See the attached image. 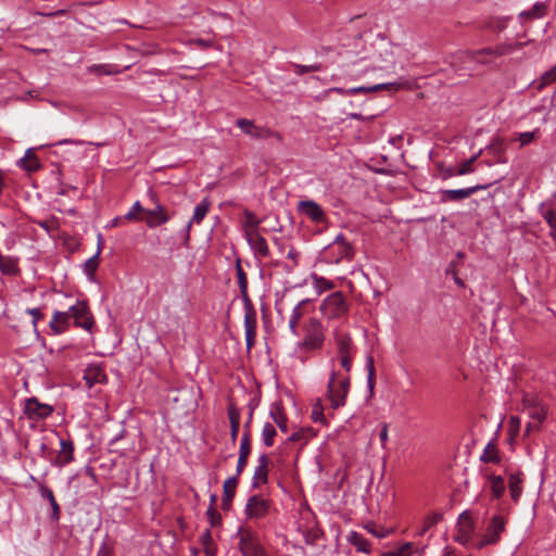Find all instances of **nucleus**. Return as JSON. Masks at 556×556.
<instances>
[{
  "label": "nucleus",
  "instance_id": "f257e3e1",
  "mask_svg": "<svg viewBox=\"0 0 556 556\" xmlns=\"http://www.w3.org/2000/svg\"><path fill=\"white\" fill-rule=\"evenodd\" d=\"M523 42L500 43L479 50H460L450 55V64L455 71H469L472 64L491 65L497 58L520 50Z\"/></svg>",
  "mask_w": 556,
  "mask_h": 556
},
{
  "label": "nucleus",
  "instance_id": "f03ea898",
  "mask_svg": "<svg viewBox=\"0 0 556 556\" xmlns=\"http://www.w3.org/2000/svg\"><path fill=\"white\" fill-rule=\"evenodd\" d=\"M334 358L330 359L332 369L327 384V393L331 402V406L333 408H339L345 405L346 396L350 390L351 379L350 375L342 374L341 371L334 369Z\"/></svg>",
  "mask_w": 556,
  "mask_h": 556
},
{
  "label": "nucleus",
  "instance_id": "7ed1b4c3",
  "mask_svg": "<svg viewBox=\"0 0 556 556\" xmlns=\"http://www.w3.org/2000/svg\"><path fill=\"white\" fill-rule=\"evenodd\" d=\"M320 257L328 264H339L342 261H351L354 257V248L343 235H338L334 240L321 251Z\"/></svg>",
  "mask_w": 556,
  "mask_h": 556
},
{
  "label": "nucleus",
  "instance_id": "20e7f679",
  "mask_svg": "<svg viewBox=\"0 0 556 556\" xmlns=\"http://www.w3.org/2000/svg\"><path fill=\"white\" fill-rule=\"evenodd\" d=\"M369 60L372 68H383L382 63L393 62L392 45L384 38H379L370 46V53L362 55L357 61H351L353 64L358 61Z\"/></svg>",
  "mask_w": 556,
  "mask_h": 556
},
{
  "label": "nucleus",
  "instance_id": "39448f33",
  "mask_svg": "<svg viewBox=\"0 0 556 556\" xmlns=\"http://www.w3.org/2000/svg\"><path fill=\"white\" fill-rule=\"evenodd\" d=\"M506 521L500 515H494L485 529L484 534L475 543L477 549H482L486 545H495L500 542L502 533L505 531Z\"/></svg>",
  "mask_w": 556,
  "mask_h": 556
},
{
  "label": "nucleus",
  "instance_id": "423d86ee",
  "mask_svg": "<svg viewBox=\"0 0 556 556\" xmlns=\"http://www.w3.org/2000/svg\"><path fill=\"white\" fill-rule=\"evenodd\" d=\"M66 312L74 319L75 327L91 332L94 319L86 301H77Z\"/></svg>",
  "mask_w": 556,
  "mask_h": 556
},
{
  "label": "nucleus",
  "instance_id": "0eeeda50",
  "mask_svg": "<svg viewBox=\"0 0 556 556\" xmlns=\"http://www.w3.org/2000/svg\"><path fill=\"white\" fill-rule=\"evenodd\" d=\"M305 336L299 346H304L306 350H318L323 346L325 341L324 328L317 318H311L304 326Z\"/></svg>",
  "mask_w": 556,
  "mask_h": 556
},
{
  "label": "nucleus",
  "instance_id": "6e6552de",
  "mask_svg": "<svg viewBox=\"0 0 556 556\" xmlns=\"http://www.w3.org/2000/svg\"><path fill=\"white\" fill-rule=\"evenodd\" d=\"M239 548L243 556H268L256 534L249 529H240Z\"/></svg>",
  "mask_w": 556,
  "mask_h": 556
},
{
  "label": "nucleus",
  "instance_id": "1a4fd4ad",
  "mask_svg": "<svg viewBox=\"0 0 556 556\" xmlns=\"http://www.w3.org/2000/svg\"><path fill=\"white\" fill-rule=\"evenodd\" d=\"M323 315L328 319L343 316L348 312V304L342 292L337 291L328 295L320 305Z\"/></svg>",
  "mask_w": 556,
  "mask_h": 556
},
{
  "label": "nucleus",
  "instance_id": "9d476101",
  "mask_svg": "<svg viewBox=\"0 0 556 556\" xmlns=\"http://www.w3.org/2000/svg\"><path fill=\"white\" fill-rule=\"evenodd\" d=\"M270 510V501L263 495L256 494L249 497L244 514L250 520H260L265 518Z\"/></svg>",
  "mask_w": 556,
  "mask_h": 556
},
{
  "label": "nucleus",
  "instance_id": "9b49d317",
  "mask_svg": "<svg viewBox=\"0 0 556 556\" xmlns=\"http://www.w3.org/2000/svg\"><path fill=\"white\" fill-rule=\"evenodd\" d=\"M237 126L248 136L253 139H268L276 138L281 140L280 134L267 127L257 126L253 121L248 118H239L236 122Z\"/></svg>",
  "mask_w": 556,
  "mask_h": 556
},
{
  "label": "nucleus",
  "instance_id": "f8f14e48",
  "mask_svg": "<svg viewBox=\"0 0 556 556\" xmlns=\"http://www.w3.org/2000/svg\"><path fill=\"white\" fill-rule=\"evenodd\" d=\"M149 197L151 200L155 203V206L150 210H146L144 214H147V218L143 220L146 222L147 226L149 228H156L161 225L166 224L170 219V214L166 210L165 206H163L156 199L155 194L152 191H149Z\"/></svg>",
  "mask_w": 556,
  "mask_h": 556
},
{
  "label": "nucleus",
  "instance_id": "ddd939ff",
  "mask_svg": "<svg viewBox=\"0 0 556 556\" xmlns=\"http://www.w3.org/2000/svg\"><path fill=\"white\" fill-rule=\"evenodd\" d=\"M245 239L258 260L269 258L270 252L266 239L258 232V229L245 231Z\"/></svg>",
  "mask_w": 556,
  "mask_h": 556
},
{
  "label": "nucleus",
  "instance_id": "4468645a",
  "mask_svg": "<svg viewBox=\"0 0 556 556\" xmlns=\"http://www.w3.org/2000/svg\"><path fill=\"white\" fill-rule=\"evenodd\" d=\"M475 523L468 511H464L459 515L457 521V534L455 541L462 545H467L473 535Z\"/></svg>",
  "mask_w": 556,
  "mask_h": 556
},
{
  "label": "nucleus",
  "instance_id": "2eb2a0df",
  "mask_svg": "<svg viewBox=\"0 0 556 556\" xmlns=\"http://www.w3.org/2000/svg\"><path fill=\"white\" fill-rule=\"evenodd\" d=\"M492 184H484V185H476L468 188L463 189H448V190H442L441 191V201L447 202V201H460L466 198H469L473 193L480 191V190H486Z\"/></svg>",
  "mask_w": 556,
  "mask_h": 556
},
{
  "label": "nucleus",
  "instance_id": "dca6fc26",
  "mask_svg": "<svg viewBox=\"0 0 556 556\" xmlns=\"http://www.w3.org/2000/svg\"><path fill=\"white\" fill-rule=\"evenodd\" d=\"M53 413V407L49 404L40 403L36 397H30L25 404V414L28 418L40 420L49 417Z\"/></svg>",
  "mask_w": 556,
  "mask_h": 556
},
{
  "label": "nucleus",
  "instance_id": "f3484780",
  "mask_svg": "<svg viewBox=\"0 0 556 556\" xmlns=\"http://www.w3.org/2000/svg\"><path fill=\"white\" fill-rule=\"evenodd\" d=\"M298 211L314 223H325L326 214L323 207L313 200H304L298 203Z\"/></svg>",
  "mask_w": 556,
  "mask_h": 556
},
{
  "label": "nucleus",
  "instance_id": "a211bd4d",
  "mask_svg": "<svg viewBox=\"0 0 556 556\" xmlns=\"http://www.w3.org/2000/svg\"><path fill=\"white\" fill-rule=\"evenodd\" d=\"M210 207H211V202L207 198H204L194 207L193 215H192L191 219L188 222V224L186 225L185 230H184V240H185L184 244L185 245H187L189 242L190 230H191L192 224H198V225L201 224L202 220L205 218Z\"/></svg>",
  "mask_w": 556,
  "mask_h": 556
},
{
  "label": "nucleus",
  "instance_id": "6ab92c4d",
  "mask_svg": "<svg viewBox=\"0 0 556 556\" xmlns=\"http://www.w3.org/2000/svg\"><path fill=\"white\" fill-rule=\"evenodd\" d=\"M268 456L266 454H262L257 459V466L254 469V475L252 479V486L257 488L261 484L267 483L268 479Z\"/></svg>",
  "mask_w": 556,
  "mask_h": 556
},
{
  "label": "nucleus",
  "instance_id": "aec40b11",
  "mask_svg": "<svg viewBox=\"0 0 556 556\" xmlns=\"http://www.w3.org/2000/svg\"><path fill=\"white\" fill-rule=\"evenodd\" d=\"M70 320L71 317L68 316L66 311H55L49 323V328L51 329L53 334H61L68 329Z\"/></svg>",
  "mask_w": 556,
  "mask_h": 556
},
{
  "label": "nucleus",
  "instance_id": "412c9836",
  "mask_svg": "<svg viewBox=\"0 0 556 556\" xmlns=\"http://www.w3.org/2000/svg\"><path fill=\"white\" fill-rule=\"evenodd\" d=\"M84 380L86 384L91 388L97 383H105L108 380L106 374L99 365L88 366L84 372Z\"/></svg>",
  "mask_w": 556,
  "mask_h": 556
},
{
  "label": "nucleus",
  "instance_id": "4be33fe9",
  "mask_svg": "<svg viewBox=\"0 0 556 556\" xmlns=\"http://www.w3.org/2000/svg\"><path fill=\"white\" fill-rule=\"evenodd\" d=\"M238 486L237 477H229L225 480L223 485V498H222V507L225 510H228L231 507L232 498L235 497L236 490Z\"/></svg>",
  "mask_w": 556,
  "mask_h": 556
},
{
  "label": "nucleus",
  "instance_id": "5701e85b",
  "mask_svg": "<svg viewBox=\"0 0 556 556\" xmlns=\"http://www.w3.org/2000/svg\"><path fill=\"white\" fill-rule=\"evenodd\" d=\"M406 84L403 81H394V83H388V84H378L374 86H359L348 89V92H351V96L356 93H368L372 91H378L381 89H393V90H400L402 89Z\"/></svg>",
  "mask_w": 556,
  "mask_h": 556
},
{
  "label": "nucleus",
  "instance_id": "b1692460",
  "mask_svg": "<svg viewBox=\"0 0 556 556\" xmlns=\"http://www.w3.org/2000/svg\"><path fill=\"white\" fill-rule=\"evenodd\" d=\"M308 300L300 301L292 309L289 318V329L294 336H299L298 324L305 314V306L308 304Z\"/></svg>",
  "mask_w": 556,
  "mask_h": 556
},
{
  "label": "nucleus",
  "instance_id": "393cba45",
  "mask_svg": "<svg viewBox=\"0 0 556 556\" xmlns=\"http://www.w3.org/2000/svg\"><path fill=\"white\" fill-rule=\"evenodd\" d=\"M228 418L230 422V439L232 443H236L240 427V410L233 404H229L228 406Z\"/></svg>",
  "mask_w": 556,
  "mask_h": 556
},
{
  "label": "nucleus",
  "instance_id": "a878e982",
  "mask_svg": "<svg viewBox=\"0 0 556 556\" xmlns=\"http://www.w3.org/2000/svg\"><path fill=\"white\" fill-rule=\"evenodd\" d=\"M338 355H352L353 343L348 333L337 332L334 337Z\"/></svg>",
  "mask_w": 556,
  "mask_h": 556
},
{
  "label": "nucleus",
  "instance_id": "bb28decb",
  "mask_svg": "<svg viewBox=\"0 0 556 556\" xmlns=\"http://www.w3.org/2000/svg\"><path fill=\"white\" fill-rule=\"evenodd\" d=\"M39 492H40L41 497L43 500H47L51 506V509H52L51 519L53 521H58L60 519V505L58 504L52 490L43 484H40Z\"/></svg>",
  "mask_w": 556,
  "mask_h": 556
},
{
  "label": "nucleus",
  "instance_id": "cd10ccee",
  "mask_svg": "<svg viewBox=\"0 0 556 556\" xmlns=\"http://www.w3.org/2000/svg\"><path fill=\"white\" fill-rule=\"evenodd\" d=\"M348 542L353 545L357 552L362 553H370V543L369 541L361 533L356 531H351L346 538Z\"/></svg>",
  "mask_w": 556,
  "mask_h": 556
},
{
  "label": "nucleus",
  "instance_id": "c85d7f7f",
  "mask_svg": "<svg viewBox=\"0 0 556 556\" xmlns=\"http://www.w3.org/2000/svg\"><path fill=\"white\" fill-rule=\"evenodd\" d=\"M60 445L61 450L55 460V465L63 467L73 460L74 446L72 442L65 440H61Z\"/></svg>",
  "mask_w": 556,
  "mask_h": 556
},
{
  "label": "nucleus",
  "instance_id": "c756f323",
  "mask_svg": "<svg viewBox=\"0 0 556 556\" xmlns=\"http://www.w3.org/2000/svg\"><path fill=\"white\" fill-rule=\"evenodd\" d=\"M522 482H523V478H522L521 472L511 473L509 476L508 486H509L511 500L515 503L519 501L520 495L522 493Z\"/></svg>",
  "mask_w": 556,
  "mask_h": 556
},
{
  "label": "nucleus",
  "instance_id": "7c9ffc66",
  "mask_svg": "<svg viewBox=\"0 0 556 556\" xmlns=\"http://www.w3.org/2000/svg\"><path fill=\"white\" fill-rule=\"evenodd\" d=\"M18 165L29 173L36 172L40 167L39 160L31 149H28L24 157L20 159Z\"/></svg>",
  "mask_w": 556,
  "mask_h": 556
},
{
  "label": "nucleus",
  "instance_id": "2f4dec72",
  "mask_svg": "<svg viewBox=\"0 0 556 556\" xmlns=\"http://www.w3.org/2000/svg\"><path fill=\"white\" fill-rule=\"evenodd\" d=\"M529 416L533 421L527 425V433H529L532 428H538L541 425L546 417V412L543 406L539 405L529 409Z\"/></svg>",
  "mask_w": 556,
  "mask_h": 556
},
{
  "label": "nucleus",
  "instance_id": "473e14b6",
  "mask_svg": "<svg viewBox=\"0 0 556 556\" xmlns=\"http://www.w3.org/2000/svg\"><path fill=\"white\" fill-rule=\"evenodd\" d=\"M489 483L492 497L495 500L501 498L506 490L504 479L501 476L491 475L489 477Z\"/></svg>",
  "mask_w": 556,
  "mask_h": 556
},
{
  "label": "nucleus",
  "instance_id": "72a5a7b5",
  "mask_svg": "<svg viewBox=\"0 0 556 556\" xmlns=\"http://www.w3.org/2000/svg\"><path fill=\"white\" fill-rule=\"evenodd\" d=\"M541 215L544 218V220L547 223L551 231L549 236L556 241V211L553 208H544V204L540 207Z\"/></svg>",
  "mask_w": 556,
  "mask_h": 556
},
{
  "label": "nucleus",
  "instance_id": "f704fd0d",
  "mask_svg": "<svg viewBox=\"0 0 556 556\" xmlns=\"http://www.w3.org/2000/svg\"><path fill=\"white\" fill-rule=\"evenodd\" d=\"M269 415L273 418V420L275 421V424L279 427V429L282 432H287V430H288L287 416L285 415L281 407L277 404H274L270 408Z\"/></svg>",
  "mask_w": 556,
  "mask_h": 556
},
{
  "label": "nucleus",
  "instance_id": "c9c22d12",
  "mask_svg": "<svg viewBox=\"0 0 556 556\" xmlns=\"http://www.w3.org/2000/svg\"><path fill=\"white\" fill-rule=\"evenodd\" d=\"M481 462L483 463H500L501 458L498 455V451L496 446L493 443H488V445L484 447L483 453L480 457Z\"/></svg>",
  "mask_w": 556,
  "mask_h": 556
},
{
  "label": "nucleus",
  "instance_id": "e433bc0d",
  "mask_svg": "<svg viewBox=\"0 0 556 556\" xmlns=\"http://www.w3.org/2000/svg\"><path fill=\"white\" fill-rule=\"evenodd\" d=\"M546 13V7L544 3L542 2H538L535 3L530 10H527V11H522L519 16L521 18L523 17H527V18H541L545 15Z\"/></svg>",
  "mask_w": 556,
  "mask_h": 556
},
{
  "label": "nucleus",
  "instance_id": "4c0bfd02",
  "mask_svg": "<svg viewBox=\"0 0 556 556\" xmlns=\"http://www.w3.org/2000/svg\"><path fill=\"white\" fill-rule=\"evenodd\" d=\"M88 70L90 73H96L99 75H116L122 73L119 68L111 64H94L90 66Z\"/></svg>",
  "mask_w": 556,
  "mask_h": 556
},
{
  "label": "nucleus",
  "instance_id": "58836bf2",
  "mask_svg": "<svg viewBox=\"0 0 556 556\" xmlns=\"http://www.w3.org/2000/svg\"><path fill=\"white\" fill-rule=\"evenodd\" d=\"M486 149L492 152L496 157L497 162L505 163L506 160L502 159V154L505 151L504 141L501 138H494Z\"/></svg>",
  "mask_w": 556,
  "mask_h": 556
},
{
  "label": "nucleus",
  "instance_id": "ea45409f",
  "mask_svg": "<svg viewBox=\"0 0 556 556\" xmlns=\"http://www.w3.org/2000/svg\"><path fill=\"white\" fill-rule=\"evenodd\" d=\"M276 435H277V431H276V428L274 427V425H271L269 422H266L263 426V429H262V440H263V443L267 447L273 446L274 445V439H275Z\"/></svg>",
  "mask_w": 556,
  "mask_h": 556
},
{
  "label": "nucleus",
  "instance_id": "a19ab883",
  "mask_svg": "<svg viewBox=\"0 0 556 556\" xmlns=\"http://www.w3.org/2000/svg\"><path fill=\"white\" fill-rule=\"evenodd\" d=\"M556 81V64L546 71L544 74L541 75L539 81H538V89L541 90L544 87L553 84Z\"/></svg>",
  "mask_w": 556,
  "mask_h": 556
},
{
  "label": "nucleus",
  "instance_id": "79ce46f5",
  "mask_svg": "<svg viewBox=\"0 0 556 556\" xmlns=\"http://www.w3.org/2000/svg\"><path fill=\"white\" fill-rule=\"evenodd\" d=\"M245 330H256V313L252 306H245L244 331Z\"/></svg>",
  "mask_w": 556,
  "mask_h": 556
},
{
  "label": "nucleus",
  "instance_id": "37998d69",
  "mask_svg": "<svg viewBox=\"0 0 556 556\" xmlns=\"http://www.w3.org/2000/svg\"><path fill=\"white\" fill-rule=\"evenodd\" d=\"M251 450V434L248 432H243L239 447V457L249 458Z\"/></svg>",
  "mask_w": 556,
  "mask_h": 556
},
{
  "label": "nucleus",
  "instance_id": "c03bdc74",
  "mask_svg": "<svg viewBox=\"0 0 556 556\" xmlns=\"http://www.w3.org/2000/svg\"><path fill=\"white\" fill-rule=\"evenodd\" d=\"M366 369L368 372L367 386L368 389L372 392L375 388V361L372 355H368L366 358Z\"/></svg>",
  "mask_w": 556,
  "mask_h": 556
},
{
  "label": "nucleus",
  "instance_id": "a18cd8bd",
  "mask_svg": "<svg viewBox=\"0 0 556 556\" xmlns=\"http://www.w3.org/2000/svg\"><path fill=\"white\" fill-rule=\"evenodd\" d=\"M442 519V515L434 513L429 515L424 520L422 528L418 531V535H424L428 529L435 526Z\"/></svg>",
  "mask_w": 556,
  "mask_h": 556
},
{
  "label": "nucleus",
  "instance_id": "49530a36",
  "mask_svg": "<svg viewBox=\"0 0 556 556\" xmlns=\"http://www.w3.org/2000/svg\"><path fill=\"white\" fill-rule=\"evenodd\" d=\"M244 216L247 218L243 229L245 231H251L252 229H257L258 225L261 224V220L257 219V217L249 210L244 211Z\"/></svg>",
  "mask_w": 556,
  "mask_h": 556
},
{
  "label": "nucleus",
  "instance_id": "de8ad7c7",
  "mask_svg": "<svg viewBox=\"0 0 556 556\" xmlns=\"http://www.w3.org/2000/svg\"><path fill=\"white\" fill-rule=\"evenodd\" d=\"M292 67L296 75H303V74L311 73V72H319L321 70V64L315 63L312 65H301V64L293 63Z\"/></svg>",
  "mask_w": 556,
  "mask_h": 556
},
{
  "label": "nucleus",
  "instance_id": "09e8293b",
  "mask_svg": "<svg viewBox=\"0 0 556 556\" xmlns=\"http://www.w3.org/2000/svg\"><path fill=\"white\" fill-rule=\"evenodd\" d=\"M313 280L315 288L319 292H324L333 288V283L321 276L313 275Z\"/></svg>",
  "mask_w": 556,
  "mask_h": 556
},
{
  "label": "nucleus",
  "instance_id": "8fccbe9b",
  "mask_svg": "<svg viewBox=\"0 0 556 556\" xmlns=\"http://www.w3.org/2000/svg\"><path fill=\"white\" fill-rule=\"evenodd\" d=\"M413 549L412 543H405L395 551L382 553L381 556H410Z\"/></svg>",
  "mask_w": 556,
  "mask_h": 556
},
{
  "label": "nucleus",
  "instance_id": "3c124183",
  "mask_svg": "<svg viewBox=\"0 0 556 556\" xmlns=\"http://www.w3.org/2000/svg\"><path fill=\"white\" fill-rule=\"evenodd\" d=\"M99 255H92L85 262L84 268L87 276L91 277L94 275L98 266H99Z\"/></svg>",
  "mask_w": 556,
  "mask_h": 556
},
{
  "label": "nucleus",
  "instance_id": "603ef678",
  "mask_svg": "<svg viewBox=\"0 0 556 556\" xmlns=\"http://www.w3.org/2000/svg\"><path fill=\"white\" fill-rule=\"evenodd\" d=\"M237 276L240 291L245 293L248 288V278L239 262L237 263Z\"/></svg>",
  "mask_w": 556,
  "mask_h": 556
},
{
  "label": "nucleus",
  "instance_id": "864d4df0",
  "mask_svg": "<svg viewBox=\"0 0 556 556\" xmlns=\"http://www.w3.org/2000/svg\"><path fill=\"white\" fill-rule=\"evenodd\" d=\"M206 517L212 527H216L220 523L222 517L220 514L216 510L215 507H208L206 510Z\"/></svg>",
  "mask_w": 556,
  "mask_h": 556
},
{
  "label": "nucleus",
  "instance_id": "5fc2aeb1",
  "mask_svg": "<svg viewBox=\"0 0 556 556\" xmlns=\"http://www.w3.org/2000/svg\"><path fill=\"white\" fill-rule=\"evenodd\" d=\"M538 130H534L519 134L518 140L520 141V147H525L534 141L538 137Z\"/></svg>",
  "mask_w": 556,
  "mask_h": 556
},
{
  "label": "nucleus",
  "instance_id": "6e6d98bb",
  "mask_svg": "<svg viewBox=\"0 0 556 556\" xmlns=\"http://www.w3.org/2000/svg\"><path fill=\"white\" fill-rule=\"evenodd\" d=\"M146 208L142 207L139 201H136L130 210L125 214L124 218L126 220H135L137 219V213L142 212L144 213Z\"/></svg>",
  "mask_w": 556,
  "mask_h": 556
},
{
  "label": "nucleus",
  "instance_id": "4d7b16f0",
  "mask_svg": "<svg viewBox=\"0 0 556 556\" xmlns=\"http://www.w3.org/2000/svg\"><path fill=\"white\" fill-rule=\"evenodd\" d=\"M338 361L340 363V366L344 370L343 374L350 375V371L352 369V355H338Z\"/></svg>",
  "mask_w": 556,
  "mask_h": 556
},
{
  "label": "nucleus",
  "instance_id": "13d9d810",
  "mask_svg": "<svg viewBox=\"0 0 556 556\" xmlns=\"http://www.w3.org/2000/svg\"><path fill=\"white\" fill-rule=\"evenodd\" d=\"M473 172V160H466L456 168V174L464 176Z\"/></svg>",
  "mask_w": 556,
  "mask_h": 556
},
{
  "label": "nucleus",
  "instance_id": "bf43d9fd",
  "mask_svg": "<svg viewBox=\"0 0 556 556\" xmlns=\"http://www.w3.org/2000/svg\"><path fill=\"white\" fill-rule=\"evenodd\" d=\"M523 407L527 409L533 408L534 406H539L540 401L536 396L531 394H525L522 399Z\"/></svg>",
  "mask_w": 556,
  "mask_h": 556
},
{
  "label": "nucleus",
  "instance_id": "052dcab7",
  "mask_svg": "<svg viewBox=\"0 0 556 556\" xmlns=\"http://www.w3.org/2000/svg\"><path fill=\"white\" fill-rule=\"evenodd\" d=\"M380 442L382 448H386L387 442L389 440V426L388 424H383L379 433Z\"/></svg>",
  "mask_w": 556,
  "mask_h": 556
},
{
  "label": "nucleus",
  "instance_id": "680f3d73",
  "mask_svg": "<svg viewBox=\"0 0 556 556\" xmlns=\"http://www.w3.org/2000/svg\"><path fill=\"white\" fill-rule=\"evenodd\" d=\"M256 330H245L247 349L251 350L255 343Z\"/></svg>",
  "mask_w": 556,
  "mask_h": 556
},
{
  "label": "nucleus",
  "instance_id": "e2e57ef3",
  "mask_svg": "<svg viewBox=\"0 0 556 556\" xmlns=\"http://www.w3.org/2000/svg\"><path fill=\"white\" fill-rule=\"evenodd\" d=\"M520 427V419L517 416H510L509 418V431L510 433L518 432Z\"/></svg>",
  "mask_w": 556,
  "mask_h": 556
},
{
  "label": "nucleus",
  "instance_id": "0e129e2a",
  "mask_svg": "<svg viewBox=\"0 0 556 556\" xmlns=\"http://www.w3.org/2000/svg\"><path fill=\"white\" fill-rule=\"evenodd\" d=\"M27 314L33 316V325L36 327L37 323L43 317L39 308H28Z\"/></svg>",
  "mask_w": 556,
  "mask_h": 556
},
{
  "label": "nucleus",
  "instance_id": "69168bd1",
  "mask_svg": "<svg viewBox=\"0 0 556 556\" xmlns=\"http://www.w3.org/2000/svg\"><path fill=\"white\" fill-rule=\"evenodd\" d=\"M247 464H248V458H241V457L238 458L237 468H236V476L235 477L238 478L242 473V471L244 470Z\"/></svg>",
  "mask_w": 556,
  "mask_h": 556
},
{
  "label": "nucleus",
  "instance_id": "338daca9",
  "mask_svg": "<svg viewBox=\"0 0 556 556\" xmlns=\"http://www.w3.org/2000/svg\"><path fill=\"white\" fill-rule=\"evenodd\" d=\"M326 92L327 93L336 92V93H339V94L344 96V97L351 96V92H348V89L340 88V87L329 88Z\"/></svg>",
  "mask_w": 556,
  "mask_h": 556
},
{
  "label": "nucleus",
  "instance_id": "774afa93",
  "mask_svg": "<svg viewBox=\"0 0 556 556\" xmlns=\"http://www.w3.org/2000/svg\"><path fill=\"white\" fill-rule=\"evenodd\" d=\"M442 175H443V178H444V179H447V178H451V177H454V176H458V175L456 174V168H452V167H450V168L445 169V170L442 173Z\"/></svg>",
  "mask_w": 556,
  "mask_h": 556
}]
</instances>
